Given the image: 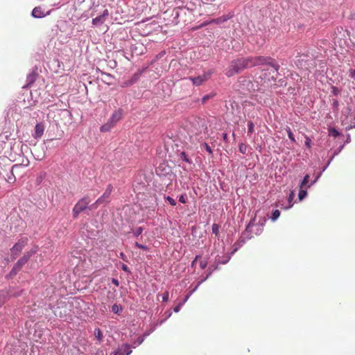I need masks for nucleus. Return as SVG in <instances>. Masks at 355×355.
I'll list each match as a JSON object with an SVG mask.
<instances>
[{
    "mask_svg": "<svg viewBox=\"0 0 355 355\" xmlns=\"http://www.w3.org/2000/svg\"><path fill=\"white\" fill-rule=\"evenodd\" d=\"M182 306V304L180 303L178 305H177L176 306L174 307L173 309V311L176 313L179 312L180 311V307Z\"/></svg>",
    "mask_w": 355,
    "mask_h": 355,
    "instance_id": "nucleus-43",
    "label": "nucleus"
},
{
    "mask_svg": "<svg viewBox=\"0 0 355 355\" xmlns=\"http://www.w3.org/2000/svg\"><path fill=\"white\" fill-rule=\"evenodd\" d=\"M121 268L125 272H129L128 267L125 264H123Z\"/></svg>",
    "mask_w": 355,
    "mask_h": 355,
    "instance_id": "nucleus-46",
    "label": "nucleus"
},
{
    "mask_svg": "<svg viewBox=\"0 0 355 355\" xmlns=\"http://www.w3.org/2000/svg\"><path fill=\"white\" fill-rule=\"evenodd\" d=\"M280 216V211L278 209L275 210L272 214V220H276Z\"/></svg>",
    "mask_w": 355,
    "mask_h": 355,
    "instance_id": "nucleus-25",
    "label": "nucleus"
},
{
    "mask_svg": "<svg viewBox=\"0 0 355 355\" xmlns=\"http://www.w3.org/2000/svg\"><path fill=\"white\" fill-rule=\"evenodd\" d=\"M27 237H21L10 249L11 256L15 259L19 254L24 248L28 244Z\"/></svg>",
    "mask_w": 355,
    "mask_h": 355,
    "instance_id": "nucleus-5",
    "label": "nucleus"
},
{
    "mask_svg": "<svg viewBox=\"0 0 355 355\" xmlns=\"http://www.w3.org/2000/svg\"><path fill=\"white\" fill-rule=\"evenodd\" d=\"M230 17H225V16H223L221 17H219L216 19H215L214 21L216 22V24H219V23H221V22H224V21H226Z\"/></svg>",
    "mask_w": 355,
    "mask_h": 355,
    "instance_id": "nucleus-28",
    "label": "nucleus"
},
{
    "mask_svg": "<svg viewBox=\"0 0 355 355\" xmlns=\"http://www.w3.org/2000/svg\"><path fill=\"white\" fill-rule=\"evenodd\" d=\"M32 16L35 18L44 17L42 8L40 6L35 7L32 11Z\"/></svg>",
    "mask_w": 355,
    "mask_h": 355,
    "instance_id": "nucleus-16",
    "label": "nucleus"
},
{
    "mask_svg": "<svg viewBox=\"0 0 355 355\" xmlns=\"http://www.w3.org/2000/svg\"><path fill=\"white\" fill-rule=\"evenodd\" d=\"M305 146L309 148L311 147V140L307 135H305Z\"/></svg>",
    "mask_w": 355,
    "mask_h": 355,
    "instance_id": "nucleus-30",
    "label": "nucleus"
},
{
    "mask_svg": "<svg viewBox=\"0 0 355 355\" xmlns=\"http://www.w3.org/2000/svg\"><path fill=\"white\" fill-rule=\"evenodd\" d=\"M6 302V297L3 294L0 293V307Z\"/></svg>",
    "mask_w": 355,
    "mask_h": 355,
    "instance_id": "nucleus-38",
    "label": "nucleus"
},
{
    "mask_svg": "<svg viewBox=\"0 0 355 355\" xmlns=\"http://www.w3.org/2000/svg\"><path fill=\"white\" fill-rule=\"evenodd\" d=\"M246 62L245 58H239L232 61L230 67L226 71V76L231 77L236 73H240L243 69H246Z\"/></svg>",
    "mask_w": 355,
    "mask_h": 355,
    "instance_id": "nucleus-3",
    "label": "nucleus"
},
{
    "mask_svg": "<svg viewBox=\"0 0 355 355\" xmlns=\"http://www.w3.org/2000/svg\"><path fill=\"white\" fill-rule=\"evenodd\" d=\"M89 202L90 200L87 196L83 197V198L79 200L75 205L72 210L73 218H77L80 213L86 209Z\"/></svg>",
    "mask_w": 355,
    "mask_h": 355,
    "instance_id": "nucleus-4",
    "label": "nucleus"
},
{
    "mask_svg": "<svg viewBox=\"0 0 355 355\" xmlns=\"http://www.w3.org/2000/svg\"><path fill=\"white\" fill-rule=\"evenodd\" d=\"M209 74L204 73L201 76H198L197 77H191L190 80L193 82V83L197 86L200 85L204 82L208 80L209 78Z\"/></svg>",
    "mask_w": 355,
    "mask_h": 355,
    "instance_id": "nucleus-9",
    "label": "nucleus"
},
{
    "mask_svg": "<svg viewBox=\"0 0 355 355\" xmlns=\"http://www.w3.org/2000/svg\"><path fill=\"white\" fill-rule=\"evenodd\" d=\"M269 69H266L262 75L259 76V77H257L254 80H258L259 84L260 85L261 83H263L264 80L267 81L268 78L271 80V76L269 77V75H268L267 73V71Z\"/></svg>",
    "mask_w": 355,
    "mask_h": 355,
    "instance_id": "nucleus-18",
    "label": "nucleus"
},
{
    "mask_svg": "<svg viewBox=\"0 0 355 355\" xmlns=\"http://www.w3.org/2000/svg\"><path fill=\"white\" fill-rule=\"evenodd\" d=\"M37 250H38V247L37 246H35L33 247V248H31L30 250H28V252H26L22 257V258L24 259V260L26 262L28 261V260L34 255L37 253Z\"/></svg>",
    "mask_w": 355,
    "mask_h": 355,
    "instance_id": "nucleus-13",
    "label": "nucleus"
},
{
    "mask_svg": "<svg viewBox=\"0 0 355 355\" xmlns=\"http://www.w3.org/2000/svg\"><path fill=\"white\" fill-rule=\"evenodd\" d=\"M214 96V94H207V95L204 96L202 98V103H205L207 102V101L211 98Z\"/></svg>",
    "mask_w": 355,
    "mask_h": 355,
    "instance_id": "nucleus-32",
    "label": "nucleus"
},
{
    "mask_svg": "<svg viewBox=\"0 0 355 355\" xmlns=\"http://www.w3.org/2000/svg\"><path fill=\"white\" fill-rule=\"evenodd\" d=\"M294 196H295L294 192L293 191H291L290 195L288 196V201H289V202H291L293 200V199L294 198Z\"/></svg>",
    "mask_w": 355,
    "mask_h": 355,
    "instance_id": "nucleus-42",
    "label": "nucleus"
},
{
    "mask_svg": "<svg viewBox=\"0 0 355 355\" xmlns=\"http://www.w3.org/2000/svg\"><path fill=\"white\" fill-rule=\"evenodd\" d=\"M114 127V125H113V123H110V121H108L106 123L103 125L100 129L101 132H107Z\"/></svg>",
    "mask_w": 355,
    "mask_h": 355,
    "instance_id": "nucleus-19",
    "label": "nucleus"
},
{
    "mask_svg": "<svg viewBox=\"0 0 355 355\" xmlns=\"http://www.w3.org/2000/svg\"><path fill=\"white\" fill-rule=\"evenodd\" d=\"M26 263L27 262L25 261L22 257H21L15 264L12 270V272L15 271V272L16 273L17 272L19 271Z\"/></svg>",
    "mask_w": 355,
    "mask_h": 355,
    "instance_id": "nucleus-15",
    "label": "nucleus"
},
{
    "mask_svg": "<svg viewBox=\"0 0 355 355\" xmlns=\"http://www.w3.org/2000/svg\"><path fill=\"white\" fill-rule=\"evenodd\" d=\"M211 274V272L207 275V277L205 279H207V277H209V275Z\"/></svg>",
    "mask_w": 355,
    "mask_h": 355,
    "instance_id": "nucleus-52",
    "label": "nucleus"
},
{
    "mask_svg": "<svg viewBox=\"0 0 355 355\" xmlns=\"http://www.w3.org/2000/svg\"><path fill=\"white\" fill-rule=\"evenodd\" d=\"M276 79L277 77L275 75H272L271 80L268 78L267 81L264 80L260 85L258 80L253 82L246 77H240L239 82L250 92L259 91L263 93L271 88L273 85H275Z\"/></svg>",
    "mask_w": 355,
    "mask_h": 355,
    "instance_id": "nucleus-1",
    "label": "nucleus"
},
{
    "mask_svg": "<svg viewBox=\"0 0 355 355\" xmlns=\"http://www.w3.org/2000/svg\"><path fill=\"white\" fill-rule=\"evenodd\" d=\"M142 232H143V228L141 227H139L133 230V234L135 236H138L142 234Z\"/></svg>",
    "mask_w": 355,
    "mask_h": 355,
    "instance_id": "nucleus-27",
    "label": "nucleus"
},
{
    "mask_svg": "<svg viewBox=\"0 0 355 355\" xmlns=\"http://www.w3.org/2000/svg\"><path fill=\"white\" fill-rule=\"evenodd\" d=\"M208 264V261L206 259L201 260L200 261V266L202 269H205Z\"/></svg>",
    "mask_w": 355,
    "mask_h": 355,
    "instance_id": "nucleus-33",
    "label": "nucleus"
},
{
    "mask_svg": "<svg viewBox=\"0 0 355 355\" xmlns=\"http://www.w3.org/2000/svg\"><path fill=\"white\" fill-rule=\"evenodd\" d=\"M199 258H200V256L197 255V256L196 257V258L194 259V260L192 261L191 265H192V266H193V265L195 264V263L197 261V260H198Z\"/></svg>",
    "mask_w": 355,
    "mask_h": 355,
    "instance_id": "nucleus-47",
    "label": "nucleus"
},
{
    "mask_svg": "<svg viewBox=\"0 0 355 355\" xmlns=\"http://www.w3.org/2000/svg\"><path fill=\"white\" fill-rule=\"evenodd\" d=\"M113 191V187L111 184L107 185L104 193L97 199V200L95 202L92 206H97L98 205H101L107 199L110 198V196L111 193Z\"/></svg>",
    "mask_w": 355,
    "mask_h": 355,
    "instance_id": "nucleus-6",
    "label": "nucleus"
},
{
    "mask_svg": "<svg viewBox=\"0 0 355 355\" xmlns=\"http://www.w3.org/2000/svg\"><path fill=\"white\" fill-rule=\"evenodd\" d=\"M94 336H96V338H97V339L101 341L102 340V337H103V335H102V333H101V331L100 330V329H95L94 330Z\"/></svg>",
    "mask_w": 355,
    "mask_h": 355,
    "instance_id": "nucleus-24",
    "label": "nucleus"
},
{
    "mask_svg": "<svg viewBox=\"0 0 355 355\" xmlns=\"http://www.w3.org/2000/svg\"><path fill=\"white\" fill-rule=\"evenodd\" d=\"M135 245H136L138 248H140V249H142V250H148V248H147L146 246H145V245H142V244H140V243H137V242L135 243Z\"/></svg>",
    "mask_w": 355,
    "mask_h": 355,
    "instance_id": "nucleus-41",
    "label": "nucleus"
},
{
    "mask_svg": "<svg viewBox=\"0 0 355 355\" xmlns=\"http://www.w3.org/2000/svg\"><path fill=\"white\" fill-rule=\"evenodd\" d=\"M166 200L172 205V206H175L176 205V202L175 200L172 198L170 196H167L166 197Z\"/></svg>",
    "mask_w": 355,
    "mask_h": 355,
    "instance_id": "nucleus-34",
    "label": "nucleus"
},
{
    "mask_svg": "<svg viewBox=\"0 0 355 355\" xmlns=\"http://www.w3.org/2000/svg\"><path fill=\"white\" fill-rule=\"evenodd\" d=\"M109 15H110V12L108 11V10L105 9L103 11L102 15H101L92 19V24L95 25V26H99V25L103 24L107 18L108 17Z\"/></svg>",
    "mask_w": 355,
    "mask_h": 355,
    "instance_id": "nucleus-7",
    "label": "nucleus"
},
{
    "mask_svg": "<svg viewBox=\"0 0 355 355\" xmlns=\"http://www.w3.org/2000/svg\"><path fill=\"white\" fill-rule=\"evenodd\" d=\"M245 58L247 68L268 64L272 67L271 71L268 73L269 75L272 73V75H275L277 77L279 65L276 63L272 58L259 55L254 57L250 56Z\"/></svg>",
    "mask_w": 355,
    "mask_h": 355,
    "instance_id": "nucleus-2",
    "label": "nucleus"
},
{
    "mask_svg": "<svg viewBox=\"0 0 355 355\" xmlns=\"http://www.w3.org/2000/svg\"><path fill=\"white\" fill-rule=\"evenodd\" d=\"M123 116V112L121 109H119L113 112L110 119L108 120L110 123H113L115 126L116 123L120 121Z\"/></svg>",
    "mask_w": 355,
    "mask_h": 355,
    "instance_id": "nucleus-11",
    "label": "nucleus"
},
{
    "mask_svg": "<svg viewBox=\"0 0 355 355\" xmlns=\"http://www.w3.org/2000/svg\"><path fill=\"white\" fill-rule=\"evenodd\" d=\"M114 355H118V353L114 352Z\"/></svg>",
    "mask_w": 355,
    "mask_h": 355,
    "instance_id": "nucleus-54",
    "label": "nucleus"
},
{
    "mask_svg": "<svg viewBox=\"0 0 355 355\" xmlns=\"http://www.w3.org/2000/svg\"><path fill=\"white\" fill-rule=\"evenodd\" d=\"M112 311L115 313H119L122 311V307L120 305L114 304L112 306Z\"/></svg>",
    "mask_w": 355,
    "mask_h": 355,
    "instance_id": "nucleus-20",
    "label": "nucleus"
},
{
    "mask_svg": "<svg viewBox=\"0 0 355 355\" xmlns=\"http://www.w3.org/2000/svg\"><path fill=\"white\" fill-rule=\"evenodd\" d=\"M45 125L43 123H37L35 127V132L33 135V137L35 139L40 138L43 135Z\"/></svg>",
    "mask_w": 355,
    "mask_h": 355,
    "instance_id": "nucleus-10",
    "label": "nucleus"
},
{
    "mask_svg": "<svg viewBox=\"0 0 355 355\" xmlns=\"http://www.w3.org/2000/svg\"><path fill=\"white\" fill-rule=\"evenodd\" d=\"M121 256L123 257V252L121 253Z\"/></svg>",
    "mask_w": 355,
    "mask_h": 355,
    "instance_id": "nucleus-51",
    "label": "nucleus"
},
{
    "mask_svg": "<svg viewBox=\"0 0 355 355\" xmlns=\"http://www.w3.org/2000/svg\"><path fill=\"white\" fill-rule=\"evenodd\" d=\"M246 146L244 145L243 144H241L240 146H239V150L241 153L243 154H245V151H246Z\"/></svg>",
    "mask_w": 355,
    "mask_h": 355,
    "instance_id": "nucleus-36",
    "label": "nucleus"
},
{
    "mask_svg": "<svg viewBox=\"0 0 355 355\" xmlns=\"http://www.w3.org/2000/svg\"><path fill=\"white\" fill-rule=\"evenodd\" d=\"M286 132H287V134H288V137H289V139L293 141V142H295V137H294V135L293 133L292 132L291 128L289 127H287V128L286 129Z\"/></svg>",
    "mask_w": 355,
    "mask_h": 355,
    "instance_id": "nucleus-21",
    "label": "nucleus"
},
{
    "mask_svg": "<svg viewBox=\"0 0 355 355\" xmlns=\"http://www.w3.org/2000/svg\"><path fill=\"white\" fill-rule=\"evenodd\" d=\"M223 139L224 141H227V133H223Z\"/></svg>",
    "mask_w": 355,
    "mask_h": 355,
    "instance_id": "nucleus-48",
    "label": "nucleus"
},
{
    "mask_svg": "<svg viewBox=\"0 0 355 355\" xmlns=\"http://www.w3.org/2000/svg\"><path fill=\"white\" fill-rule=\"evenodd\" d=\"M96 355H103V352L102 350H98Z\"/></svg>",
    "mask_w": 355,
    "mask_h": 355,
    "instance_id": "nucleus-49",
    "label": "nucleus"
},
{
    "mask_svg": "<svg viewBox=\"0 0 355 355\" xmlns=\"http://www.w3.org/2000/svg\"><path fill=\"white\" fill-rule=\"evenodd\" d=\"M182 157H183V159L187 162H190L189 159L187 158L185 153H182Z\"/></svg>",
    "mask_w": 355,
    "mask_h": 355,
    "instance_id": "nucleus-44",
    "label": "nucleus"
},
{
    "mask_svg": "<svg viewBox=\"0 0 355 355\" xmlns=\"http://www.w3.org/2000/svg\"><path fill=\"white\" fill-rule=\"evenodd\" d=\"M169 293L168 291H166L162 295V301L167 302L168 300Z\"/></svg>",
    "mask_w": 355,
    "mask_h": 355,
    "instance_id": "nucleus-35",
    "label": "nucleus"
},
{
    "mask_svg": "<svg viewBox=\"0 0 355 355\" xmlns=\"http://www.w3.org/2000/svg\"><path fill=\"white\" fill-rule=\"evenodd\" d=\"M138 79H139V76L137 74H134L130 80L123 82L122 86L123 87L130 86V85L135 84L138 80Z\"/></svg>",
    "mask_w": 355,
    "mask_h": 355,
    "instance_id": "nucleus-17",
    "label": "nucleus"
},
{
    "mask_svg": "<svg viewBox=\"0 0 355 355\" xmlns=\"http://www.w3.org/2000/svg\"><path fill=\"white\" fill-rule=\"evenodd\" d=\"M349 76L351 78H354V79H355V69H350L349 70Z\"/></svg>",
    "mask_w": 355,
    "mask_h": 355,
    "instance_id": "nucleus-39",
    "label": "nucleus"
},
{
    "mask_svg": "<svg viewBox=\"0 0 355 355\" xmlns=\"http://www.w3.org/2000/svg\"><path fill=\"white\" fill-rule=\"evenodd\" d=\"M115 352L118 353V355H129L131 354L132 350L130 349V347L129 345L124 344L121 345V347H119L117 352Z\"/></svg>",
    "mask_w": 355,
    "mask_h": 355,
    "instance_id": "nucleus-12",
    "label": "nucleus"
},
{
    "mask_svg": "<svg viewBox=\"0 0 355 355\" xmlns=\"http://www.w3.org/2000/svg\"><path fill=\"white\" fill-rule=\"evenodd\" d=\"M339 135H340L339 132L337 130H336L335 128H331L329 130V135H331L334 137H336Z\"/></svg>",
    "mask_w": 355,
    "mask_h": 355,
    "instance_id": "nucleus-26",
    "label": "nucleus"
},
{
    "mask_svg": "<svg viewBox=\"0 0 355 355\" xmlns=\"http://www.w3.org/2000/svg\"><path fill=\"white\" fill-rule=\"evenodd\" d=\"M112 283H113L116 286H119V280H118V279H116L113 278V279H112Z\"/></svg>",
    "mask_w": 355,
    "mask_h": 355,
    "instance_id": "nucleus-45",
    "label": "nucleus"
},
{
    "mask_svg": "<svg viewBox=\"0 0 355 355\" xmlns=\"http://www.w3.org/2000/svg\"><path fill=\"white\" fill-rule=\"evenodd\" d=\"M248 133H252L254 132V123L252 121H249L248 123Z\"/></svg>",
    "mask_w": 355,
    "mask_h": 355,
    "instance_id": "nucleus-31",
    "label": "nucleus"
},
{
    "mask_svg": "<svg viewBox=\"0 0 355 355\" xmlns=\"http://www.w3.org/2000/svg\"><path fill=\"white\" fill-rule=\"evenodd\" d=\"M179 201L182 203H186L187 202V197L185 195H181L179 197Z\"/></svg>",
    "mask_w": 355,
    "mask_h": 355,
    "instance_id": "nucleus-40",
    "label": "nucleus"
},
{
    "mask_svg": "<svg viewBox=\"0 0 355 355\" xmlns=\"http://www.w3.org/2000/svg\"><path fill=\"white\" fill-rule=\"evenodd\" d=\"M187 299H188V296L185 298L184 302H185L186 300H187Z\"/></svg>",
    "mask_w": 355,
    "mask_h": 355,
    "instance_id": "nucleus-53",
    "label": "nucleus"
},
{
    "mask_svg": "<svg viewBox=\"0 0 355 355\" xmlns=\"http://www.w3.org/2000/svg\"><path fill=\"white\" fill-rule=\"evenodd\" d=\"M307 195V191L306 190L302 189V188H300V190L298 193V198L300 200H303L306 196Z\"/></svg>",
    "mask_w": 355,
    "mask_h": 355,
    "instance_id": "nucleus-22",
    "label": "nucleus"
},
{
    "mask_svg": "<svg viewBox=\"0 0 355 355\" xmlns=\"http://www.w3.org/2000/svg\"><path fill=\"white\" fill-rule=\"evenodd\" d=\"M28 164H29V161L28 159H26V162H23L22 164L13 165L12 166V169H11V175L8 177L7 182L9 183H11V184L15 183V182L16 181V178L14 175V173H13L14 170L15 168H17L21 166H27Z\"/></svg>",
    "mask_w": 355,
    "mask_h": 355,
    "instance_id": "nucleus-8",
    "label": "nucleus"
},
{
    "mask_svg": "<svg viewBox=\"0 0 355 355\" xmlns=\"http://www.w3.org/2000/svg\"><path fill=\"white\" fill-rule=\"evenodd\" d=\"M351 140V138H350V135H347V140H346V142H349Z\"/></svg>",
    "mask_w": 355,
    "mask_h": 355,
    "instance_id": "nucleus-50",
    "label": "nucleus"
},
{
    "mask_svg": "<svg viewBox=\"0 0 355 355\" xmlns=\"http://www.w3.org/2000/svg\"><path fill=\"white\" fill-rule=\"evenodd\" d=\"M37 250H38V247L37 246H35L33 247V248H31L30 250H28V252H26L22 257V258L24 259V260L26 262L28 261V260L34 255L37 253Z\"/></svg>",
    "mask_w": 355,
    "mask_h": 355,
    "instance_id": "nucleus-14",
    "label": "nucleus"
},
{
    "mask_svg": "<svg viewBox=\"0 0 355 355\" xmlns=\"http://www.w3.org/2000/svg\"><path fill=\"white\" fill-rule=\"evenodd\" d=\"M218 231H219V226H218V225H217L216 223L213 224V225H212V233L217 236L218 234Z\"/></svg>",
    "mask_w": 355,
    "mask_h": 355,
    "instance_id": "nucleus-29",
    "label": "nucleus"
},
{
    "mask_svg": "<svg viewBox=\"0 0 355 355\" xmlns=\"http://www.w3.org/2000/svg\"><path fill=\"white\" fill-rule=\"evenodd\" d=\"M309 178L310 177L309 175H306L304 177V179L302 180V181L300 184V186L301 189L303 188L304 187H305L308 184V182L309 181Z\"/></svg>",
    "mask_w": 355,
    "mask_h": 355,
    "instance_id": "nucleus-23",
    "label": "nucleus"
},
{
    "mask_svg": "<svg viewBox=\"0 0 355 355\" xmlns=\"http://www.w3.org/2000/svg\"><path fill=\"white\" fill-rule=\"evenodd\" d=\"M203 146L205 147V150L209 153V154H212V150L211 148V147L207 144V143H204L203 144Z\"/></svg>",
    "mask_w": 355,
    "mask_h": 355,
    "instance_id": "nucleus-37",
    "label": "nucleus"
}]
</instances>
